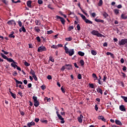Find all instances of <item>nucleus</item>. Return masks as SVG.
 Instances as JSON below:
<instances>
[{
  "label": "nucleus",
  "mask_w": 127,
  "mask_h": 127,
  "mask_svg": "<svg viewBox=\"0 0 127 127\" xmlns=\"http://www.w3.org/2000/svg\"><path fill=\"white\" fill-rule=\"evenodd\" d=\"M91 34H92L93 35H96L98 37H105V36L99 33L98 31H96L95 30L91 32Z\"/></svg>",
  "instance_id": "nucleus-1"
},
{
  "label": "nucleus",
  "mask_w": 127,
  "mask_h": 127,
  "mask_svg": "<svg viewBox=\"0 0 127 127\" xmlns=\"http://www.w3.org/2000/svg\"><path fill=\"white\" fill-rule=\"evenodd\" d=\"M32 99L34 101V106L35 107H37L38 106H39V101L37 100V97L36 96H33Z\"/></svg>",
  "instance_id": "nucleus-2"
},
{
  "label": "nucleus",
  "mask_w": 127,
  "mask_h": 127,
  "mask_svg": "<svg viewBox=\"0 0 127 127\" xmlns=\"http://www.w3.org/2000/svg\"><path fill=\"white\" fill-rule=\"evenodd\" d=\"M56 18H57V19H60L61 20L62 24H63V25H64L65 24V22L66 21V20H65V19H64V18L61 17L60 16H58V15H56Z\"/></svg>",
  "instance_id": "nucleus-3"
},
{
  "label": "nucleus",
  "mask_w": 127,
  "mask_h": 127,
  "mask_svg": "<svg viewBox=\"0 0 127 127\" xmlns=\"http://www.w3.org/2000/svg\"><path fill=\"white\" fill-rule=\"evenodd\" d=\"M47 49L45 46H42L38 48V52H42L43 51H46Z\"/></svg>",
  "instance_id": "nucleus-4"
},
{
  "label": "nucleus",
  "mask_w": 127,
  "mask_h": 127,
  "mask_svg": "<svg viewBox=\"0 0 127 127\" xmlns=\"http://www.w3.org/2000/svg\"><path fill=\"white\" fill-rule=\"evenodd\" d=\"M57 114H58V117L59 120H61V121H62L61 122V124H64L65 121H64V118H63V117H62V116L60 114H58V112H57Z\"/></svg>",
  "instance_id": "nucleus-5"
},
{
  "label": "nucleus",
  "mask_w": 127,
  "mask_h": 127,
  "mask_svg": "<svg viewBox=\"0 0 127 127\" xmlns=\"http://www.w3.org/2000/svg\"><path fill=\"white\" fill-rule=\"evenodd\" d=\"M127 43L126 39H122L120 41H119V45H125Z\"/></svg>",
  "instance_id": "nucleus-6"
},
{
  "label": "nucleus",
  "mask_w": 127,
  "mask_h": 127,
  "mask_svg": "<svg viewBox=\"0 0 127 127\" xmlns=\"http://www.w3.org/2000/svg\"><path fill=\"white\" fill-rule=\"evenodd\" d=\"M7 24H8V25H12V24H14V26L16 25V22H15V21L14 20H11L7 21Z\"/></svg>",
  "instance_id": "nucleus-7"
},
{
  "label": "nucleus",
  "mask_w": 127,
  "mask_h": 127,
  "mask_svg": "<svg viewBox=\"0 0 127 127\" xmlns=\"http://www.w3.org/2000/svg\"><path fill=\"white\" fill-rule=\"evenodd\" d=\"M74 49H72L69 50V51H68V52H67L66 54H69V56H72V55H74Z\"/></svg>",
  "instance_id": "nucleus-8"
},
{
  "label": "nucleus",
  "mask_w": 127,
  "mask_h": 127,
  "mask_svg": "<svg viewBox=\"0 0 127 127\" xmlns=\"http://www.w3.org/2000/svg\"><path fill=\"white\" fill-rule=\"evenodd\" d=\"M119 109L122 112H126V108L125 107V106L123 105H122L119 107Z\"/></svg>",
  "instance_id": "nucleus-9"
},
{
  "label": "nucleus",
  "mask_w": 127,
  "mask_h": 127,
  "mask_svg": "<svg viewBox=\"0 0 127 127\" xmlns=\"http://www.w3.org/2000/svg\"><path fill=\"white\" fill-rule=\"evenodd\" d=\"M84 117L82 115H80V117L78 118V121L79 123H82L83 122V119Z\"/></svg>",
  "instance_id": "nucleus-10"
},
{
  "label": "nucleus",
  "mask_w": 127,
  "mask_h": 127,
  "mask_svg": "<svg viewBox=\"0 0 127 127\" xmlns=\"http://www.w3.org/2000/svg\"><path fill=\"white\" fill-rule=\"evenodd\" d=\"M7 61H8V62H11V64H17L16 63H15L14 62V61L13 60H12L11 58H7Z\"/></svg>",
  "instance_id": "nucleus-11"
},
{
  "label": "nucleus",
  "mask_w": 127,
  "mask_h": 127,
  "mask_svg": "<svg viewBox=\"0 0 127 127\" xmlns=\"http://www.w3.org/2000/svg\"><path fill=\"white\" fill-rule=\"evenodd\" d=\"M19 32H26V30L25 29V28L24 27V26L23 25L21 28L19 30Z\"/></svg>",
  "instance_id": "nucleus-12"
},
{
  "label": "nucleus",
  "mask_w": 127,
  "mask_h": 127,
  "mask_svg": "<svg viewBox=\"0 0 127 127\" xmlns=\"http://www.w3.org/2000/svg\"><path fill=\"white\" fill-rule=\"evenodd\" d=\"M32 1L31 0H28L27 1V5L28 7H30V8H32V5H31Z\"/></svg>",
  "instance_id": "nucleus-13"
},
{
  "label": "nucleus",
  "mask_w": 127,
  "mask_h": 127,
  "mask_svg": "<svg viewBox=\"0 0 127 127\" xmlns=\"http://www.w3.org/2000/svg\"><path fill=\"white\" fill-rule=\"evenodd\" d=\"M98 120H102L103 122H104V123H106V119H105V118L103 116H99L98 117Z\"/></svg>",
  "instance_id": "nucleus-14"
},
{
  "label": "nucleus",
  "mask_w": 127,
  "mask_h": 127,
  "mask_svg": "<svg viewBox=\"0 0 127 127\" xmlns=\"http://www.w3.org/2000/svg\"><path fill=\"white\" fill-rule=\"evenodd\" d=\"M66 70H71L72 69V64H65Z\"/></svg>",
  "instance_id": "nucleus-15"
},
{
  "label": "nucleus",
  "mask_w": 127,
  "mask_h": 127,
  "mask_svg": "<svg viewBox=\"0 0 127 127\" xmlns=\"http://www.w3.org/2000/svg\"><path fill=\"white\" fill-rule=\"evenodd\" d=\"M35 125V123L33 122H31L30 123H28L27 124V127H31L32 126H34Z\"/></svg>",
  "instance_id": "nucleus-16"
},
{
  "label": "nucleus",
  "mask_w": 127,
  "mask_h": 127,
  "mask_svg": "<svg viewBox=\"0 0 127 127\" xmlns=\"http://www.w3.org/2000/svg\"><path fill=\"white\" fill-rule=\"evenodd\" d=\"M78 14L80 15L81 17L82 18L84 21H85L87 19V18H86V16L84 15L83 14H81V13H78Z\"/></svg>",
  "instance_id": "nucleus-17"
},
{
  "label": "nucleus",
  "mask_w": 127,
  "mask_h": 127,
  "mask_svg": "<svg viewBox=\"0 0 127 127\" xmlns=\"http://www.w3.org/2000/svg\"><path fill=\"white\" fill-rule=\"evenodd\" d=\"M115 124H116V125H118L119 126H123V124L122 123V122L118 120H115Z\"/></svg>",
  "instance_id": "nucleus-18"
},
{
  "label": "nucleus",
  "mask_w": 127,
  "mask_h": 127,
  "mask_svg": "<svg viewBox=\"0 0 127 127\" xmlns=\"http://www.w3.org/2000/svg\"><path fill=\"white\" fill-rule=\"evenodd\" d=\"M96 90H97V93H100L101 95H103V90H102V89H101V88L98 87L97 88Z\"/></svg>",
  "instance_id": "nucleus-19"
},
{
  "label": "nucleus",
  "mask_w": 127,
  "mask_h": 127,
  "mask_svg": "<svg viewBox=\"0 0 127 127\" xmlns=\"http://www.w3.org/2000/svg\"><path fill=\"white\" fill-rule=\"evenodd\" d=\"M95 21H96V22H101V23H104V20L97 19V18L95 19Z\"/></svg>",
  "instance_id": "nucleus-20"
},
{
  "label": "nucleus",
  "mask_w": 127,
  "mask_h": 127,
  "mask_svg": "<svg viewBox=\"0 0 127 127\" xmlns=\"http://www.w3.org/2000/svg\"><path fill=\"white\" fill-rule=\"evenodd\" d=\"M13 34H14V32H11V34L9 35V37L10 38H14L15 37V36H14Z\"/></svg>",
  "instance_id": "nucleus-21"
},
{
  "label": "nucleus",
  "mask_w": 127,
  "mask_h": 127,
  "mask_svg": "<svg viewBox=\"0 0 127 127\" xmlns=\"http://www.w3.org/2000/svg\"><path fill=\"white\" fill-rule=\"evenodd\" d=\"M121 18H122V19H127V14H122Z\"/></svg>",
  "instance_id": "nucleus-22"
},
{
  "label": "nucleus",
  "mask_w": 127,
  "mask_h": 127,
  "mask_svg": "<svg viewBox=\"0 0 127 127\" xmlns=\"http://www.w3.org/2000/svg\"><path fill=\"white\" fill-rule=\"evenodd\" d=\"M84 21L86 23H88V24H93V22L88 19H86Z\"/></svg>",
  "instance_id": "nucleus-23"
},
{
  "label": "nucleus",
  "mask_w": 127,
  "mask_h": 127,
  "mask_svg": "<svg viewBox=\"0 0 127 127\" xmlns=\"http://www.w3.org/2000/svg\"><path fill=\"white\" fill-rule=\"evenodd\" d=\"M114 11L116 15H118L120 13V10L118 9H115Z\"/></svg>",
  "instance_id": "nucleus-24"
},
{
  "label": "nucleus",
  "mask_w": 127,
  "mask_h": 127,
  "mask_svg": "<svg viewBox=\"0 0 127 127\" xmlns=\"http://www.w3.org/2000/svg\"><path fill=\"white\" fill-rule=\"evenodd\" d=\"M34 30L36 31V32L39 33L40 31V29H39V27L38 26H36L34 28Z\"/></svg>",
  "instance_id": "nucleus-25"
},
{
  "label": "nucleus",
  "mask_w": 127,
  "mask_h": 127,
  "mask_svg": "<svg viewBox=\"0 0 127 127\" xmlns=\"http://www.w3.org/2000/svg\"><path fill=\"white\" fill-rule=\"evenodd\" d=\"M102 14L104 16V17H105V18H107V17H108V16H109V14H108V13H107L106 12H103Z\"/></svg>",
  "instance_id": "nucleus-26"
},
{
  "label": "nucleus",
  "mask_w": 127,
  "mask_h": 127,
  "mask_svg": "<svg viewBox=\"0 0 127 127\" xmlns=\"http://www.w3.org/2000/svg\"><path fill=\"white\" fill-rule=\"evenodd\" d=\"M14 80L15 81L16 84H21V85H22V82L18 81L17 79H16L15 78H14Z\"/></svg>",
  "instance_id": "nucleus-27"
},
{
  "label": "nucleus",
  "mask_w": 127,
  "mask_h": 127,
  "mask_svg": "<svg viewBox=\"0 0 127 127\" xmlns=\"http://www.w3.org/2000/svg\"><path fill=\"white\" fill-rule=\"evenodd\" d=\"M78 55H79V56H81V57H83V56H84V55H85V53L84 52H82L81 51H79L78 52Z\"/></svg>",
  "instance_id": "nucleus-28"
},
{
  "label": "nucleus",
  "mask_w": 127,
  "mask_h": 127,
  "mask_svg": "<svg viewBox=\"0 0 127 127\" xmlns=\"http://www.w3.org/2000/svg\"><path fill=\"white\" fill-rule=\"evenodd\" d=\"M65 40L66 41H71L73 40V38H72V37H69L68 38H65Z\"/></svg>",
  "instance_id": "nucleus-29"
},
{
  "label": "nucleus",
  "mask_w": 127,
  "mask_h": 127,
  "mask_svg": "<svg viewBox=\"0 0 127 127\" xmlns=\"http://www.w3.org/2000/svg\"><path fill=\"white\" fill-rule=\"evenodd\" d=\"M121 97L122 98V99H123V100L125 101V102H126V103H127V97L122 95Z\"/></svg>",
  "instance_id": "nucleus-30"
},
{
  "label": "nucleus",
  "mask_w": 127,
  "mask_h": 127,
  "mask_svg": "<svg viewBox=\"0 0 127 127\" xmlns=\"http://www.w3.org/2000/svg\"><path fill=\"white\" fill-rule=\"evenodd\" d=\"M0 55L1 56V57H2V58H3V59H5V60H7V57H6V56L4 55V54L1 53Z\"/></svg>",
  "instance_id": "nucleus-31"
},
{
  "label": "nucleus",
  "mask_w": 127,
  "mask_h": 127,
  "mask_svg": "<svg viewBox=\"0 0 127 127\" xmlns=\"http://www.w3.org/2000/svg\"><path fill=\"white\" fill-rule=\"evenodd\" d=\"M10 95L11 96V97H12V98H13V99H16V94L11 92Z\"/></svg>",
  "instance_id": "nucleus-32"
},
{
  "label": "nucleus",
  "mask_w": 127,
  "mask_h": 127,
  "mask_svg": "<svg viewBox=\"0 0 127 127\" xmlns=\"http://www.w3.org/2000/svg\"><path fill=\"white\" fill-rule=\"evenodd\" d=\"M66 45H67V44H65L64 50L65 51V53H66V54H67V53L69 52V49H68V48L67 47H66Z\"/></svg>",
  "instance_id": "nucleus-33"
},
{
  "label": "nucleus",
  "mask_w": 127,
  "mask_h": 127,
  "mask_svg": "<svg viewBox=\"0 0 127 127\" xmlns=\"http://www.w3.org/2000/svg\"><path fill=\"white\" fill-rule=\"evenodd\" d=\"M102 5H103V0H100L98 3V6H102Z\"/></svg>",
  "instance_id": "nucleus-34"
},
{
  "label": "nucleus",
  "mask_w": 127,
  "mask_h": 127,
  "mask_svg": "<svg viewBox=\"0 0 127 127\" xmlns=\"http://www.w3.org/2000/svg\"><path fill=\"white\" fill-rule=\"evenodd\" d=\"M51 48H53L54 49H58V46L53 45L51 46Z\"/></svg>",
  "instance_id": "nucleus-35"
},
{
  "label": "nucleus",
  "mask_w": 127,
  "mask_h": 127,
  "mask_svg": "<svg viewBox=\"0 0 127 127\" xmlns=\"http://www.w3.org/2000/svg\"><path fill=\"white\" fill-rule=\"evenodd\" d=\"M44 101H47V102H50V101H51V99L48 98V97H46L44 98Z\"/></svg>",
  "instance_id": "nucleus-36"
},
{
  "label": "nucleus",
  "mask_w": 127,
  "mask_h": 127,
  "mask_svg": "<svg viewBox=\"0 0 127 127\" xmlns=\"http://www.w3.org/2000/svg\"><path fill=\"white\" fill-rule=\"evenodd\" d=\"M30 74H31L32 76H34L35 75V72L33 69H31Z\"/></svg>",
  "instance_id": "nucleus-37"
},
{
  "label": "nucleus",
  "mask_w": 127,
  "mask_h": 127,
  "mask_svg": "<svg viewBox=\"0 0 127 127\" xmlns=\"http://www.w3.org/2000/svg\"><path fill=\"white\" fill-rule=\"evenodd\" d=\"M89 86L91 89H95V87L94 86V84L93 83H89Z\"/></svg>",
  "instance_id": "nucleus-38"
},
{
  "label": "nucleus",
  "mask_w": 127,
  "mask_h": 127,
  "mask_svg": "<svg viewBox=\"0 0 127 127\" xmlns=\"http://www.w3.org/2000/svg\"><path fill=\"white\" fill-rule=\"evenodd\" d=\"M91 54H92V55H97V52L92 50H91Z\"/></svg>",
  "instance_id": "nucleus-39"
},
{
  "label": "nucleus",
  "mask_w": 127,
  "mask_h": 127,
  "mask_svg": "<svg viewBox=\"0 0 127 127\" xmlns=\"http://www.w3.org/2000/svg\"><path fill=\"white\" fill-rule=\"evenodd\" d=\"M49 61H51L52 62H54V59L53 58V57L50 56L49 57Z\"/></svg>",
  "instance_id": "nucleus-40"
},
{
  "label": "nucleus",
  "mask_w": 127,
  "mask_h": 127,
  "mask_svg": "<svg viewBox=\"0 0 127 127\" xmlns=\"http://www.w3.org/2000/svg\"><path fill=\"white\" fill-rule=\"evenodd\" d=\"M66 69V65H64L62 66V67L61 68V70L62 71V72L64 71V70Z\"/></svg>",
  "instance_id": "nucleus-41"
},
{
  "label": "nucleus",
  "mask_w": 127,
  "mask_h": 127,
  "mask_svg": "<svg viewBox=\"0 0 127 127\" xmlns=\"http://www.w3.org/2000/svg\"><path fill=\"white\" fill-rule=\"evenodd\" d=\"M98 83L99 84V85H103V81H101V79H98Z\"/></svg>",
  "instance_id": "nucleus-42"
},
{
  "label": "nucleus",
  "mask_w": 127,
  "mask_h": 127,
  "mask_svg": "<svg viewBox=\"0 0 127 127\" xmlns=\"http://www.w3.org/2000/svg\"><path fill=\"white\" fill-rule=\"evenodd\" d=\"M72 29H74V27H73V26H70L69 27V28H68V31H71V30H72Z\"/></svg>",
  "instance_id": "nucleus-43"
},
{
  "label": "nucleus",
  "mask_w": 127,
  "mask_h": 127,
  "mask_svg": "<svg viewBox=\"0 0 127 127\" xmlns=\"http://www.w3.org/2000/svg\"><path fill=\"white\" fill-rule=\"evenodd\" d=\"M36 40L38 41V42H40L41 41V39H40V37L39 36H38L36 38Z\"/></svg>",
  "instance_id": "nucleus-44"
},
{
  "label": "nucleus",
  "mask_w": 127,
  "mask_h": 127,
  "mask_svg": "<svg viewBox=\"0 0 127 127\" xmlns=\"http://www.w3.org/2000/svg\"><path fill=\"white\" fill-rule=\"evenodd\" d=\"M77 79H78L79 80H81V79H82V75H81V74L79 73L78 74Z\"/></svg>",
  "instance_id": "nucleus-45"
},
{
  "label": "nucleus",
  "mask_w": 127,
  "mask_h": 127,
  "mask_svg": "<svg viewBox=\"0 0 127 127\" xmlns=\"http://www.w3.org/2000/svg\"><path fill=\"white\" fill-rule=\"evenodd\" d=\"M3 3H4L6 5H7L8 3V1H6V0H1Z\"/></svg>",
  "instance_id": "nucleus-46"
},
{
  "label": "nucleus",
  "mask_w": 127,
  "mask_h": 127,
  "mask_svg": "<svg viewBox=\"0 0 127 127\" xmlns=\"http://www.w3.org/2000/svg\"><path fill=\"white\" fill-rule=\"evenodd\" d=\"M40 121L42 123H45V124H47V123H48V121H47V120H44L43 119H41Z\"/></svg>",
  "instance_id": "nucleus-47"
},
{
  "label": "nucleus",
  "mask_w": 127,
  "mask_h": 127,
  "mask_svg": "<svg viewBox=\"0 0 127 127\" xmlns=\"http://www.w3.org/2000/svg\"><path fill=\"white\" fill-rule=\"evenodd\" d=\"M48 8H50V9H51L52 10H53V9H54V8H53L51 4H49L48 5Z\"/></svg>",
  "instance_id": "nucleus-48"
},
{
  "label": "nucleus",
  "mask_w": 127,
  "mask_h": 127,
  "mask_svg": "<svg viewBox=\"0 0 127 127\" xmlns=\"http://www.w3.org/2000/svg\"><path fill=\"white\" fill-rule=\"evenodd\" d=\"M41 88L42 90H45L46 89V86H45V85H42L41 86Z\"/></svg>",
  "instance_id": "nucleus-49"
},
{
  "label": "nucleus",
  "mask_w": 127,
  "mask_h": 127,
  "mask_svg": "<svg viewBox=\"0 0 127 127\" xmlns=\"http://www.w3.org/2000/svg\"><path fill=\"white\" fill-rule=\"evenodd\" d=\"M18 25L20 27H21V26H22V23L21 22V21H18Z\"/></svg>",
  "instance_id": "nucleus-50"
},
{
  "label": "nucleus",
  "mask_w": 127,
  "mask_h": 127,
  "mask_svg": "<svg viewBox=\"0 0 127 127\" xmlns=\"http://www.w3.org/2000/svg\"><path fill=\"white\" fill-rule=\"evenodd\" d=\"M38 3L39 4H42L43 3V1H42V0H38Z\"/></svg>",
  "instance_id": "nucleus-51"
},
{
  "label": "nucleus",
  "mask_w": 127,
  "mask_h": 127,
  "mask_svg": "<svg viewBox=\"0 0 127 127\" xmlns=\"http://www.w3.org/2000/svg\"><path fill=\"white\" fill-rule=\"evenodd\" d=\"M61 90L62 92V93H63L64 94L65 93V89H64V88H63V86H62L61 88Z\"/></svg>",
  "instance_id": "nucleus-52"
},
{
  "label": "nucleus",
  "mask_w": 127,
  "mask_h": 127,
  "mask_svg": "<svg viewBox=\"0 0 127 127\" xmlns=\"http://www.w3.org/2000/svg\"><path fill=\"white\" fill-rule=\"evenodd\" d=\"M12 67H13L14 69H15L17 67V65L15 64H11Z\"/></svg>",
  "instance_id": "nucleus-53"
},
{
  "label": "nucleus",
  "mask_w": 127,
  "mask_h": 127,
  "mask_svg": "<svg viewBox=\"0 0 127 127\" xmlns=\"http://www.w3.org/2000/svg\"><path fill=\"white\" fill-rule=\"evenodd\" d=\"M33 78L34 79L35 81H37L38 79L36 75L35 74V75H33Z\"/></svg>",
  "instance_id": "nucleus-54"
},
{
  "label": "nucleus",
  "mask_w": 127,
  "mask_h": 127,
  "mask_svg": "<svg viewBox=\"0 0 127 127\" xmlns=\"http://www.w3.org/2000/svg\"><path fill=\"white\" fill-rule=\"evenodd\" d=\"M1 52H3L4 54H5V55H7V54H8V52H5L3 50H1Z\"/></svg>",
  "instance_id": "nucleus-55"
},
{
  "label": "nucleus",
  "mask_w": 127,
  "mask_h": 127,
  "mask_svg": "<svg viewBox=\"0 0 127 127\" xmlns=\"http://www.w3.org/2000/svg\"><path fill=\"white\" fill-rule=\"evenodd\" d=\"M53 33V31L52 30H50L47 31V34H51Z\"/></svg>",
  "instance_id": "nucleus-56"
},
{
  "label": "nucleus",
  "mask_w": 127,
  "mask_h": 127,
  "mask_svg": "<svg viewBox=\"0 0 127 127\" xmlns=\"http://www.w3.org/2000/svg\"><path fill=\"white\" fill-rule=\"evenodd\" d=\"M47 79L48 80H51V79H52V76L50 75H49L47 76Z\"/></svg>",
  "instance_id": "nucleus-57"
},
{
  "label": "nucleus",
  "mask_w": 127,
  "mask_h": 127,
  "mask_svg": "<svg viewBox=\"0 0 127 127\" xmlns=\"http://www.w3.org/2000/svg\"><path fill=\"white\" fill-rule=\"evenodd\" d=\"M107 80V75H104L103 77V80L104 82H106V80Z\"/></svg>",
  "instance_id": "nucleus-58"
},
{
  "label": "nucleus",
  "mask_w": 127,
  "mask_h": 127,
  "mask_svg": "<svg viewBox=\"0 0 127 127\" xmlns=\"http://www.w3.org/2000/svg\"><path fill=\"white\" fill-rule=\"evenodd\" d=\"M77 30L79 31L80 29H81V27L80 26V24H77Z\"/></svg>",
  "instance_id": "nucleus-59"
},
{
  "label": "nucleus",
  "mask_w": 127,
  "mask_h": 127,
  "mask_svg": "<svg viewBox=\"0 0 127 127\" xmlns=\"http://www.w3.org/2000/svg\"><path fill=\"white\" fill-rule=\"evenodd\" d=\"M92 77H93V78H94V79L95 78H97V74H96V73H93L92 74Z\"/></svg>",
  "instance_id": "nucleus-60"
},
{
  "label": "nucleus",
  "mask_w": 127,
  "mask_h": 127,
  "mask_svg": "<svg viewBox=\"0 0 127 127\" xmlns=\"http://www.w3.org/2000/svg\"><path fill=\"white\" fill-rule=\"evenodd\" d=\"M95 110L96 111H98V110H99V108L98 107V105H95Z\"/></svg>",
  "instance_id": "nucleus-61"
},
{
  "label": "nucleus",
  "mask_w": 127,
  "mask_h": 127,
  "mask_svg": "<svg viewBox=\"0 0 127 127\" xmlns=\"http://www.w3.org/2000/svg\"><path fill=\"white\" fill-rule=\"evenodd\" d=\"M18 94L20 96V97H22V96H23V95H22V92L21 91L18 92Z\"/></svg>",
  "instance_id": "nucleus-62"
},
{
  "label": "nucleus",
  "mask_w": 127,
  "mask_h": 127,
  "mask_svg": "<svg viewBox=\"0 0 127 127\" xmlns=\"http://www.w3.org/2000/svg\"><path fill=\"white\" fill-rule=\"evenodd\" d=\"M34 121L36 123H38V122H39V118H35Z\"/></svg>",
  "instance_id": "nucleus-63"
},
{
  "label": "nucleus",
  "mask_w": 127,
  "mask_h": 127,
  "mask_svg": "<svg viewBox=\"0 0 127 127\" xmlns=\"http://www.w3.org/2000/svg\"><path fill=\"white\" fill-rule=\"evenodd\" d=\"M12 75L13 76H16V75H17V72H16V71H15Z\"/></svg>",
  "instance_id": "nucleus-64"
}]
</instances>
